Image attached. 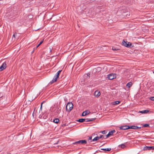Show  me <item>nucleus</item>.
Returning <instances> with one entry per match:
<instances>
[{"label":"nucleus","instance_id":"obj_10","mask_svg":"<svg viewBox=\"0 0 154 154\" xmlns=\"http://www.w3.org/2000/svg\"><path fill=\"white\" fill-rule=\"evenodd\" d=\"M58 77H57V76L55 75L53 79L50 82V83L51 84H52L54 82H56L57 81V78Z\"/></svg>","mask_w":154,"mask_h":154},{"label":"nucleus","instance_id":"obj_14","mask_svg":"<svg viewBox=\"0 0 154 154\" xmlns=\"http://www.w3.org/2000/svg\"><path fill=\"white\" fill-rule=\"evenodd\" d=\"M101 150H104L105 151H110L111 150V148H106V149H101Z\"/></svg>","mask_w":154,"mask_h":154},{"label":"nucleus","instance_id":"obj_18","mask_svg":"<svg viewBox=\"0 0 154 154\" xmlns=\"http://www.w3.org/2000/svg\"><path fill=\"white\" fill-rule=\"evenodd\" d=\"M61 71H62V70H59L57 72V74H56V75L57 76V77H59V75H60V73L61 72Z\"/></svg>","mask_w":154,"mask_h":154},{"label":"nucleus","instance_id":"obj_15","mask_svg":"<svg viewBox=\"0 0 154 154\" xmlns=\"http://www.w3.org/2000/svg\"><path fill=\"white\" fill-rule=\"evenodd\" d=\"M81 144H86L87 143V141L85 140H80Z\"/></svg>","mask_w":154,"mask_h":154},{"label":"nucleus","instance_id":"obj_35","mask_svg":"<svg viewBox=\"0 0 154 154\" xmlns=\"http://www.w3.org/2000/svg\"><path fill=\"white\" fill-rule=\"evenodd\" d=\"M153 72L154 73V72Z\"/></svg>","mask_w":154,"mask_h":154},{"label":"nucleus","instance_id":"obj_32","mask_svg":"<svg viewBox=\"0 0 154 154\" xmlns=\"http://www.w3.org/2000/svg\"><path fill=\"white\" fill-rule=\"evenodd\" d=\"M91 139H92V137H89V138L88 139H89V140H91Z\"/></svg>","mask_w":154,"mask_h":154},{"label":"nucleus","instance_id":"obj_26","mask_svg":"<svg viewBox=\"0 0 154 154\" xmlns=\"http://www.w3.org/2000/svg\"><path fill=\"white\" fill-rule=\"evenodd\" d=\"M150 99L152 101H154V97H150Z\"/></svg>","mask_w":154,"mask_h":154},{"label":"nucleus","instance_id":"obj_2","mask_svg":"<svg viewBox=\"0 0 154 154\" xmlns=\"http://www.w3.org/2000/svg\"><path fill=\"white\" fill-rule=\"evenodd\" d=\"M95 119V118H92L91 119H81L77 120V121L80 122H82L85 121V120H86V122H91L94 120Z\"/></svg>","mask_w":154,"mask_h":154},{"label":"nucleus","instance_id":"obj_23","mask_svg":"<svg viewBox=\"0 0 154 154\" xmlns=\"http://www.w3.org/2000/svg\"><path fill=\"white\" fill-rule=\"evenodd\" d=\"M149 125L148 124H145L143 125V127H149Z\"/></svg>","mask_w":154,"mask_h":154},{"label":"nucleus","instance_id":"obj_19","mask_svg":"<svg viewBox=\"0 0 154 154\" xmlns=\"http://www.w3.org/2000/svg\"><path fill=\"white\" fill-rule=\"evenodd\" d=\"M99 137H98V136H97L96 137H95L92 140L93 141H96L97 140H98L99 139Z\"/></svg>","mask_w":154,"mask_h":154},{"label":"nucleus","instance_id":"obj_21","mask_svg":"<svg viewBox=\"0 0 154 154\" xmlns=\"http://www.w3.org/2000/svg\"><path fill=\"white\" fill-rule=\"evenodd\" d=\"M43 42V40L41 41L40 43L39 44L36 46V48H37L41 44H42Z\"/></svg>","mask_w":154,"mask_h":154},{"label":"nucleus","instance_id":"obj_20","mask_svg":"<svg viewBox=\"0 0 154 154\" xmlns=\"http://www.w3.org/2000/svg\"><path fill=\"white\" fill-rule=\"evenodd\" d=\"M80 140L79 141H76L74 143H73V144H76V145H78V144H81V143H80Z\"/></svg>","mask_w":154,"mask_h":154},{"label":"nucleus","instance_id":"obj_24","mask_svg":"<svg viewBox=\"0 0 154 154\" xmlns=\"http://www.w3.org/2000/svg\"><path fill=\"white\" fill-rule=\"evenodd\" d=\"M120 146L121 148H124L125 147V145L123 144H122Z\"/></svg>","mask_w":154,"mask_h":154},{"label":"nucleus","instance_id":"obj_5","mask_svg":"<svg viewBox=\"0 0 154 154\" xmlns=\"http://www.w3.org/2000/svg\"><path fill=\"white\" fill-rule=\"evenodd\" d=\"M115 131L113 130L109 131L108 134L106 136V137L104 138V139L107 138L109 137L110 136H111L115 132Z\"/></svg>","mask_w":154,"mask_h":154},{"label":"nucleus","instance_id":"obj_12","mask_svg":"<svg viewBox=\"0 0 154 154\" xmlns=\"http://www.w3.org/2000/svg\"><path fill=\"white\" fill-rule=\"evenodd\" d=\"M149 111V110H145L141 111H139V112L141 113H145L148 112Z\"/></svg>","mask_w":154,"mask_h":154},{"label":"nucleus","instance_id":"obj_31","mask_svg":"<svg viewBox=\"0 0 154 154\" xmlns=\"http://www.w3.org/2000/svg\"><path fill=\"white\" fill-rule=\"evenodd\" d=\"M140 127H138L137 126V127H136V129H140Z\"/></svg>","mask_w":154,"mask_h":154},{"label":"nucleus","instance_id":"obj_13","mask_svg":"<svg viewBox=\"0 0 154 154\" xmlns=\"http://www.w3.org/2000/svg\"><path fill=\"white\" fill-rule=\"evenodd\" d=\"M132 85V82H130L128 83L126 85V86L127 87H128V88H130L131 87Z\"/></svg>","mask_w":154,"mask_h":154},{"label":"nucleus","instance_id":"obj_22","mask_svg":"<svg viewBox=\"0 0 154 154\" xmlns=\"http://www.w3.org/2000/svg\"><path fill=\"white\" fill-rule=\"evenodd\" d=\"M120 101H115L114 102V103H115L114 104L115 105H117V104H119L120 103Z\"/></svg>","mask_w":154,"mask_h":154},{"label":"nucleus","instance_id":"obj_16","mask_svg":"<svg viewBox=\"0 0 154 154\" xmlns=\"http://www.w3.org/2000/svg\"><path fill=\"white\" fill-rule=\"evenodd\" d=\"M59 120L58 119H56L53 120L54 122L56 123H57L59 122Z\"/></svg>","mask_w":154,"mask_h":154},{"label":"nucleus","instance_id":"obj_29","mask_svg":"<svg viewBox=\"0 0 154 154\" xmlns=\"http://www.w3.org/2000/svg\"><path fill=\"white\" fill-rule=\"evenodd\" d=\"M17 33H15V34H14L13 35V38H15V35L16 34H17Z\"/></svg>","mask_w":154,"mask_h":154},{"label":"nucleus","instance_id":"obj_11","mask_svg":"<svg viewBox=\"0 0 154 154\" xmlns=\"http://www.w3.org/2000/svg\"><path fill=\"white\" fill-rule=\"evenodd\" d=\"M152 146H146L144 147L143 149L144 150H152Z\"/></svg>","mask_w":154,"mask_h":154},{"label":"nucleus","instance_id":"obj_25","mask_svg":"<svg viewBox=\"0 0 154 154\" xmlns=\"http://www.w3.org/2000/svg\"><path fill=\"white\" fill-rule=\"evenodd\" d=\"M112 49L114 51H116L118 49V48H116L114 47H113L112 48Z\"/></svg>","mask_w":154,"mask_h":154},{"label":"nucleus","instance_id":"obj_3","mask_svg":"<svg viewBox=\"0 0 154 154\" xmlns=\"http://www.w3.org/2000/svg\"><path fill=\"white\" fill-rule=\"evenodd\" d=\"M122 45L128 48H131V46H132V44L131 43L125 42L124 40L122 42Z\"/></svg>","mask_w":154,"mask_h":154},{"label":"nucleus","instance_id":"obj_17","mask_svg":"<svg viewBox=\"0 0 154 154\" xmlns=\"http://www.w3.org/2000/svg\"><path fill=\"white\" fill-rule=\"evenodd\" d=\"M136 126H129V129H136Z\"/></svg>","mask_w":154,"mask_h":154},{"label":"nucleus","instance_id":"obj_28","mask_svg":"<svg viewBox=\"0 0 154 154\" xmlns=\"http://www.w3.org/2000/svg\"><path fill=\"white\" fill-rule=\"evenodd\" d=\"M44 102H43L42 103H41V107H40V109L42 110V104Z\"/></svg>","mask_w":154,"mask_h":154},{"label":"nucleus","instance_id":"obj_33","mask_svg":"<svg viewBox=\"0 0 154 154\" xmlns=\"http://www.w3.org/2000/svg\"><path fill=\"white\" fill-rule=\"evenodd\" d=\"M152 146V149L153 150L154 149V146Z\"/></svg>","mask_w":154,"mask_h":154},{"label":"nucleus","instance_id":"obj_34","mask_svg":"<svg viewBox=\"0 0 154 154\" xmlns=\"http://www.w3.org/2000/svg\"><path fill=\"white\" fill-rule=\"evenodd\" d=\"M8 154H11L10 153H8Z\"/></svg>","mask_w":154,"mask_h":154},{"label":"nucleus","instance_id":"obj_7","mask_svg":"<svg viewBox=\"0 0 154 154\" xmlns=\"http://www.w3.org/2000/svg\"><path fill=\"white\" fill-rule=\"evenodd\" d=\"M115 75L113 74H111L108 76V78L109 80H112L115 78Z\"/></svg>","mask_w":154,"mask_h":154},{"label":"nucleus","instance_id":"obj_27","mask_svg":"<svg viewBox=\"0 0 154 154\" xmlns=\"http://www.w3.org/2000/svg\"><path fill=\"white\" fill-rule=\"evenodd\" d=\"M101 133L103 134H105L106 133V131L105 130L103 131H101Z\"/></svg>","mask_w":154,"mask_h":154},{"label":"nucleus","instance_id":"obj_1","mask_svg":"<svg viewBox=\"0 0 154 154\" xmlns=\"http://www.w3.org/2000/svg\"><path fill=\"white\" fill-rule=\"evenodd\" d=\"M73 104L71 102H68L67 104L66 108V111H71L73 108Z\"/></svg>","mask_w":154,"mask_h":154},{"label":"nucleus","instance_id":"obj_9","mask_svg":"<svg viewBox=\"0 0 154 154\" xmlns=\"http://www.w3.org/2000/svg\"><path fill=\"white\" fill-rule=\"evenodd\" d=\"M90 113V112L88 110H86L83 112L82 114V116H85L89 114Z\"/></svg>","mask_w":154,"mask_h":154},{"label":"nucleus","instance_id":"obj_8","mask_svg":"<svg viewBox=\"0 0 154 154\" xmlns=\"http://www.w3.org/2000/svg\"><path fill=\"white\" fill-rule=\"evenodd\" d=\"M100 95V91H96L94 93V95L95 97H98Z\"/></svg>","mask_w":154,"mask_h":154},{"label":"nucleus","instance_id":"obj_4","mask_svg":"<svg viewBox=\"0 0 154 154\" xmlns=\"http://www.w3.org/2000/svg\"><path fill=\"white\" fill-rule=\"evenodd\" d=\"M7 67V64L5 62H4L0 67V70L2 71L5 69Z\"/></svg>","mask_w":154,"mask_h":154},{"label":"nucleus","instance_id":"obj_30","mask_svg":"<svg viewBox=\"0 0 154 154\" xmlns=\"http://www.w3.org/2000/svg\"><path fill=\"white\" fill-rule=\"evenodd\" d=\"M103 137V135H101L99 137V139L102 138Z\"/></svg>","mask_w":154,"mask_h":154},{"label":"nucleus","instance_id":"obj_6","mask_svg":"<svg viewBox=\"0 0 154 154\" xmlns=\"http://www.w3.org/2000/svg\"><path fill=\"white\" fill-rule=\"evenodd\" d=\"M129 126L128 125H125L123 126H122L120 127V129L121 130H126L128 129H129Z\"/></svg>","mask_w":154,"mask_h":154}]
</instances>
